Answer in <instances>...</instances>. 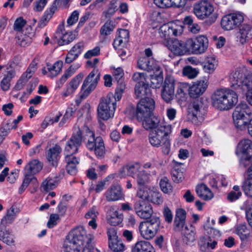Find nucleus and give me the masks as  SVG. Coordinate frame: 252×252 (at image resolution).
Returning a JSON list of instances; mask_svg holds the SVG:
<instances>
[{
  "mask_svg": "<svg viewBox=\"0 0 252 252\" xmlns=\"http://www.w3.org/2000/svg\"><path fill=\"white\" fill-rule=\"evenodd\" d=\"M82 134L87 148L90 151H94L97 158L103 157L105 149L102 138L95 137L94 133L86 126H82Z\"/></svg>",
  "mask_w": 252,
  "mask_h": 252,
  "instance_id": "obj_4",
  "label": "nucleus"
},
{
  "mask_svg": "<svg viewBox=\"0 0 252 252\" xmlns=\"http://www.w3.org/2000/svg\"><path fill=\"white\" fill-rule=\"evenodd\" d=\"M183 73L185 76L191 79L197 76L198 71L196 69L193 68L191 66H187L184 68Z\"/></svg>",
  "mask_w": 252,
  "mask_h": 252,
  "instance_id": "obj_59",
  "label": "nucleus"
},
{
  "mask_svg": "<svg viewBox=\"0 0 252 252\" xmlns=\"http://www.w3.org/2000/svg\"><path fill=\"white\" fill-rule=\"evenodd\" d=\"M195 191L198 197L206 201L210 200L214 197L212 192L204 184L198 185L196 187Z\"/></svg>",
  "mask_w": 252,
  "mask_h": 252,
  "instance_id": "obj_34",
  "label": "nucleus"
},
{
  "mask_svg": "<svg viewBox=\"0 0 252 252\" xmlns=\"http://www.w3.org/2000/svg\"><path fill=\"white\" fill-rule=\"evenodd\" d=\"M100 75L97 70L94 69L84 80L80 93V97L81 99L86 98L90 93L95 88Z\"/></svg>",
  "mask_w": 252,
  "mask_h": 252,
  "instance_id": "obj_13",
  "label": "nucleus"
},
{
  "mask_svg": "<svg viewBox=\"0 0 252 252\" xmlns=\"http://www.w3.org/2000/svg\"><path fill=\"white\" fill-rule=\"evenodd\" d=\"M201 110L202 107L195 102H194L192 105L189 108V115L192 117V121H196L203 117V114Z\"/></svg>",
  "mask_w": 252,
  "mask_h": 252,
  "instance_id": "obj_41",
  "label": "nucleus"
},
{
  "mask_svg": "<svg viewBox=\"0 0 252 252\" xmlns=\"http://www.w3.org/2000/svg\"><path fill=\"white\" fill-rule=\"evenodd\" d=\"M208 234L210 241L212 242L211 246L216 247L219 241L220 240L221 236L220 231L217 229L211 228L208 231Z\"/></svg>",
  "mask_w": 252,
  "mask_h": 252,
  "instance_id": "obj_43",
  "label": "nucleus"
},
{
  "mask_svg": "<svg viewBox=\"0 0 252 252\" xmlns=\"http://www.w3.org/2000/svg\"><path fill=\"white\" fill-rule=\"evenodd\" d=\"M208 86V80L205 78L194 82L189 87V96L193 98L199 97L206 91Z\"/></svg>",
  "mask_w": 252,
  "mask_h": 252,
  "instance_id": "obj_19",
  "label": "nucleus"
},
{
  "mask_svg": "<svg viewBox=\"0 0 252 252\" xmlns=\"http://www.w3.org/2000/svg\"><path fill=\"white\" fill-rule=\"evenodd\" d=\"M153 214V210L150 204H148L137 215L141 218L143 219H148L151 217Z\"/></svg>",
  "mask_w": 252,
  "mask_h": 252,
  "instance_id": "obj_57",
  "label": "nucleus"
},
{
  "mask_svg": "<svg viewBox=\"0 0 252 252\" xmlns=\"http://www.w3.org/2000/svg\"><path fill=\"white\" fill-rule=\"evenodd\" d=\"M83 77V73H79L73 77L70 82L66 84L65 88L61 94L62 97L64 98L68 96H72L78 88Z\"/></svg>",
  "mask_w": 252,
  "mask_h": 252,
  "instance_id": "obj_21",
  "label": "nucleus"
},
{
  "mask_svg": "<svg viewBox=\"0 0 252 252\" xmlns=\"http://www.w3.org/2000/svg\"><path fill=\"white\" fill-rule=\"evenodd\" d=\"M171 176L175 183H178L182 182L184 179L183 172L178 167H174L171 170Z\"/></svg>",
  "mask_w": 252,
  "mask_h": 252,
  "instance_id": "obj_56",
  "label": "nucleus"
},
{
  "mask_svg": "<svg viewBox=\"0 0 252 252\" xmlns=\"http://www.w3.org/2000/svg\"><path fill=\"white\" fill-rule=\"evenodd\" d=\"M112 73L114 77V79L117 81V82H119L120 81H123V78L124 73L123 69L121 67H118L114 69Z\"/></svg>",
  "mask_w": 252,
  "mask_h": 252,
  "instance_id": "obj_64",
  "label": "nucleus"
},
{
  "mask_svg": "<svg viewBox=\"0 0 252 252\" xmlns=\"http://www.w3.org/2000/svg\"><path fill=\"white\" fill-rule=\"evenodd\" d=\"M182 239L184 243L189 246H192L196 241V230L194 226L189 224L186 225L185 228L181 230Z\"/></svg>",
  "mask_w": 252,
  "mask_h": 252,
  "instance_id": "obj_25",
  "label": "nucleus"
},
{
  "mask_svg": "<svg viewBox=\"0 0 252 252\" xmlns=\"http://www.w3.org/2000/svg\"><path fill=\"white\" fill-rule=\"evenodd\" d=\"M55 37L58 38V42L59 45L63 46L68 44L74 40L76 38V35L71 32H63L62 30L59 31V29H58L55 34Z\"/></svg>",
  "mask_w": 252,
  "mask_h": 252,
  "instance_id": "obj_27",
  "label": "nucleus"
},
{
  "mask_svg": "<svg viewBox=\"0 0 252 252\" xmlns=\"http://www.w3.org/2000/svg\"><path fill=\"white\" fill-rule=\"evenodd\" d=\"M235 154L238 156L242 155L240 159V164L244 167L250 165L252 162V142L248 139L240 141L237 147Z\"/></svg>",
  "mask_w": 252,
  "mask_h": 252,
  "instance_id": "obj_9",
  "label": "nucleus"
},
{
  "mask_svg": "<svg viewBox=\"0 0 252 252\" xmlns=\"http://www.w3.org/2000/svg\"><path fill=\"white\" fill-rule=\"evenodd\" d=\"M141 165L139 163L128 164L123 166L120 169L119 175L121 178L129 176L135 178L141 171Z\"/></svg>",
  "mask_w": 252,
  "mask_h": 252,
  "instance_id": "obj_26",
  "label": "nucleus"
},
{
  "mask_svg": "<svg viewBox=\"0 0 252 252\" xmlns=\"http://www.w3.org/2000/svg\"><path fill=\"white\" fill-rule=\"evenodd\" d=\"M65 161L67 162L66 168L68 173L71 175H75L77 172L78 160L74 156H67L65 157Z\"/></svg>",
  "mask_w": 252,
  "mask_h": 252,
  "instance_id": "obj_38",
  "label": "nucleus"
},
{
  "mask_svg": "<svg viewBox=\"0 0 252 252\" xmlns=\"http://www.w3.org/2000/svg\"><path fill=\"white\" fill-rule=\"evenodd\" d=\"M230 86L234 89H241L245 91L248 86L252 84V81H248L244 72V69L237 68L229 76Z\"/></svg>",
  "mask_w": 252,
  "mask_h": 252,
  "instance_id": "obj_11",
  "label": "nucleus"
},
{
  "mask_svg": "<svg viewBox=\"0 0 252 252\" xmlns=\"http://www.w3.org/2000/svg\"><path fill=\"white\" fill-rule=\"evenodd\" d=\"M123 214L120 213L119 209L116 206L110 207L107 211L106 220L107 222L111 225L117 226L123 220Z\"/></svg>",
  "mask_w": 252,
  "mask_h": 252,
  "instance_id": "obj_22",
  "label": "nucleus"
},
{
  "mask_svg": "<svg viewBox=\"0 0 252 252\" xmlns=\"http://www.w3.org/2000/svg\"><path fill=\"white\" fill-rule=\"evenodd\" d=\"M161 190L165 193H170L172 191L173 188L167 177L162 178L159 182Z\"/></svg>",
  "mask_w": 252,
  "mask_h": 252,
  "instance_id": "obj_54",
  "label": "nucleus"
},
{
  "mask_svg": "<svg viewBox=\"0 0 252 252\" xmlns=\"http://www.w3.org/2000/svg\"><path fill=\"white\" fill-rule=\"evenodd\" d=\"M137 183L139 186H144L150 181V174L145 170H141L136 177Z\"/></svg>",
  "mask_w": 252,
  "mask_h": 252,
  "instance_id": "obj_48",
  "label": "nucleus"
},
{
  "mask_svg": "<svg viewBox=\"0 0 252 252\" xmlns=\"http://www.w3.org/2000/svg\"><path fill=\"white\" fill-rule=\"evenodd\" d=\"M175 96V80L172 76H167L161 91V97L165 102L168 103Z\"/></svg>",
  "mask_w": 252,
  "mask_h": 252,
  "instance_id": "obj_17",
  "label": "nucleus"
},
{
  "mask_svg": "<svg viewBox=\"0 0 252 252\" xmlns=\"http://www.w3.org/2000/svg\"><path fill=\"white\" fill-rule=\"evenodd\" d=\"M252 26L250 24H244L242 25L239 29V31L237 33V41L241 44H244L252 36L251 31Z\"/></svg>",
  "mask_w": 252,
  "mask_h": 252,
  "instance_id": "obj_29",
  "label": "nucleus"
},
{
  "mask_svg": "<svg viewBox=\"0 0 252 252\" xmlns=\"http://www.w3.org/2000/svg\"><path fill=\"white\" fill-rule=\"evenodd\" d=\"M114 28L115 26L113 24V22L108 20L101 27L100 29V34L101 35L105 37L111 33Z\"/></svg>",
  "mask_w": 252,
  "mask_h": 252,
  "instance_id": "obj_50",
  "label": "nucleus"
},
{
  "mask_svg": "<svg viewBox=\"0 0 252 252\" xmlns=\"http://www.w3.org/2000/svg\"><path fill=\"white\" fill-rule=\"evenodd\" d=\"M61 152L62 148L57 144L47 151L46 154L47 159L48 161L52 162L53 166L57 165Z\"/></svg>",
  "mask_w": 252,
  "mask_h": 252,
  "instance_id": "obj_32",
  "label": "nucleus"
},
{
  "mask_svg": "<svg viewBox=\"0 0 252 252\" xmlns=\"http://www.w3.org/2000/svg\"><path fill=\"white\" fill-rule=\"evenodd\" d=\"M245 194L252 198V177H248L243 182L242 186Z\"/></svg>",
  "mask_w": 252,
  "mask_h": 252,
  "instance_id": "obj_49",
  "label": "nucleus"
},
{
  "mask_svg": "<svg viewBox=\"0 0 252 252\" xmlns=\"http://www.w3.org/2000/svg\"><path fill=\"white\" fill-rule=\"evenodd\" d=\"M160 225L158 217H152L150 220L141 222L138 230L141 236L145 240L153 239L157 233Z\"/></svg>",
  "mask_w": 252,
  "mask_h": 252,
  "instance_id": "obj_8",
  "label": "nucleus"
},
{
  "mask_svg": "<svg viewBox=\"0 0 252 252\" xmlns=\"http://www.w3.org/2000/svg\"><path fill=\"white\" fill-rule=\"evenodd\" d=\"M182 28L174 23H168L162 25L159 29L160 36L168 42L172 36H177L181 33Z\"/></svg>",
  "mask_w": 252,
  "mask_h": 252,
  "instance_id": "obj_15",
  "label": "nucleus"
},
{
  "mask_svg": "<svg viewBox=\"0 0 252 252\" xmlns=\"http://www.w3.org/2000/svg\"><path fill=\"white\" fill-rule=\"evenodd\" d=\"M15 76V71L13 70H10L7 71L4 77L0 82L1 89L4 91H6L9 89L10 86V81Z\"/></svg>",
  "mask_w": 252,
  "mask_h": 252,
  "instance_id": "obj_47",
  "label": "nucleus"
},
{
  "mask_svg": "<svg viewBox=\"0 0 252 252\" xmlns=\"http://www.w3.org/2000/svg\"><path fill=\"white\" fill-rule=\"evenodd\" d=\"M117 0H112L108 6L107 10L103 12V14L105 18L111 17L118 10Z\"/></svg>",
  "mask_w": 252,
  "mask_h": 252,
  "instance_id": "obj_52",
  "label": "nucleus"
},
{
  "mask_svg": "<svg viewBox=\"0 0 252 252\" xmlns=\"http://www.w3.org/2000/svg\"><path fill=\"white\" fill-rule=\"evenodd\" d=\"M189 87L188 84L186 83H180L178 84L176 97L181 101H184L186 99V92L189 91Z\"/></svg>",
  "mask_w": 252,
  "mask_h": 252,
  "instance_id": "obj_45",
  "label": "nucleus"
},
{
  "mask_svg": "<svg viewBox=\"0 0 252 252\" xmlns=\"http://www.w3.org/2000/svg\"><path fill=\"white\" fill-rule=\"evenodd\" d=\"M116 108V103L114 94L109 93L100 100L97 107L98 118L106 121L113 117Z\"/></svg>",
  "mask_w": 252,
  "mask_h": 252,
  "instance_id": "obj_5",
  "label": "nucleus"
},
{
  "mask_svg": "<svg viewBox=\"0 0 252 252\" xmlns=\"http://www.w3.org/2000/svg\"><path fill=\"white\" fill-rule=\"evenodd\" d=\"M246 217L249 225L252 227V204L244 205Z\"/></svg>",
  "mask_w": 252,
  "mask_h": 252,
  "instance_id": "obj_61",
  "label": "nucleus"
},
{
  "mask_svg": "<svg viewBox=\"0 0 252 252\" xmlns=\"http://www.w3.org/2000/svg\"><path fill=\"white\" fill-rule=\"evenodd\" d=\"M80 67V65L79 63H74L71 65L59 80L58 88H60L66 80L75 73Z\"/></svg>",
  "mask_w": 252,
  "mask_h": 252,
  "instance_id": "obj_37",
  "label": "nucleus"
},
{
  "mask_svg": "<svg viewBox=\"0 0 252 252\" xmlns=\"http://www.w3.org/2000/svg\"><path fill=\"white\" fill-rule=\"evenodd\" d=\"M132 252H155V251L149 242L141 241L135 244Z\"/></svg>",
  "mask_w": 252,
  "mask_h": 252,
  "instance_id": "obj_39",
  "label": "nucleus"
},
{
  "mask_svg": "<svg viewBox=\"0 0 252 252\" xmlns=\"http://www.w3.org/2000/svg\"><path fill=\"white\" fill-rule=\"evenodd\" d=\"M117 83L118 86L115 90V95H114L116 102L121 99L126 88V85L123 81H120V82Z\"/></svg>",
  "mask_w": 252,
  "mask_h": 252,
  "instance_id": "obj_58",
  "label": "nucleus"
},
{
  "mask_svg": "<svg viewBox=\"0 0 252 252\" xmlns=\"http://www.w3.org/2000/svg\"><path fill=\"white\" fill-rule=\"evenodd\" d=\"M218 65V61L214 55H210L206 57L203 65L205 72L211 74L214 72Z\"/></svg>",
  "mask_w": 252,
  "mask_h": 252,
  "instance_id": "obj_33",
  "label": "nucleus"
},
{
  "mask_svg": "<svg viewBox=\"0 0 252 252\" xmlns=\"http://www.w3.org/2000/svg\"><path fill=\"white\" fill-rule=\"evenodd\" d=\"M243 16L239 13H232L224 16L221 21L222 28L225 30H231L239 26L243 21Z\"/></svg>",
  "mask_w": 252,
  "mask_h": 252,
  "instance_id": "obj_16",
  "label": "nucleus"
},
{
  "mask_svg": "<svg viewBox=\"0 0 252 252\" xmlns=\"http://www.w3.org/2000/svg\"><path fill=\"white\" fill-rule=\"evenodd\" d=\"M43 167L42 163L38 159H33L25 167L24 174L26 176H32L38 173Z\"/></svg>",
  "mask_w": 252,
  "mask_h": 252,
  "instance_id": "obj_30",
  "label": "nucleus"
},
{
  "mask_svg": "<svg viewBox=\"0 0 252 252\" xmlns=\"http://www.w3.org/2000/svg\"><path fill=\"white\" fill-rule=\"evenodd\" d=\"M212 242L210 241L208 237L206 238L205 237H201L198 241L200 250L203 252H209L210 248L214 249L216 247H212Z\"/></svg>",
  "mask_w": 252,
  "mask_h": 252,
  "instance_id": "obj_51",
  "label": "nucleus"
},
{
  "mask_svg": "<svg viewBox=\"0 0 252 252\" xmlns=\"http://www.w3.org/2000/svg\"><path fill=\"white\" fill-rule=\"evenodd\" d=\"M193 13L199 20L209 18L211 23H214L218 18V14L214 12L212 3L207 0H201L194 3L193 7Z\"/></svg>",
  "mask_w": 252,
  "mask_h": 252,
  "instance_id": "obj_6",
  "label": "nucleus"
},
{
  "mask_svg": "<svg viewBox=\"0 0 252 252\" xmlns=\"http://www.w3.org/2000/svg\"><path fill=\"white\" fill-rule=\"evenodd\" d=\"M109 247L114 252H123L125 250L124 244L118 240L109 242Z\"/></svg>",
  "mask_w": 252,
  "mask_h": 252,
  "instance_id": "obj_55",
  "label": "nucleus"
},
{
  "mask_svg": "<svg viewBox=\"0 0 252 252\" xmlns=\"http://www.w3.org/2000/svg\"><path fill=\"white\" fill-rule=\"evenodd\" d=\"M173 127L171 125L161 126L158 129L152 130L148 135L150 144L154 147H161L162 153L168 155L170 152V135Z\"/></svg>",
  "mask_w": 252,
  "mask_h": 252,
  "instance_id": "obj_1",
  "label": "nucleus"
},
{
  "mask_svg": "<svg viewBox=\"0 0 252 252\" xmlns=\"http://www.w3.org/2000/svg\"><path fill=\"white\" fill-rule=\"evenodd\" d=\"M139 121H142L143 127L147 130H155L160 127L161 126H165L168 124L165 122L160 118L155 116L145 117L142 120H139Z\"/></svg>",
  "mask_w": 252,
  "mask_h": 252,
  "instance_id": "obj_18",
  "label": "nucleus"
},
{
  "mask_svg": "<svg viewBox=\"0 0 252 252\" xmlns=\"http://www.w3.org/2000/svg\"><path fill=\"white\" fill-rule=\"evenodd\" d=\"M106 199L108 202H114L122 199L124 194L121 187L119 185H111L104 194Z\"/></svg>",
  "mask_w": 252,
  "mask_h": 252,
  "instance_id": "obj_23",
  "label": "nucleus"
},
{
  "mask_svg": "<svg viewBox=\"0 0 252 252\" xmlns=\"http://www.w3.org/2000/svg\"><path fill=\"white\" fill-rule=\"evenodd\" d=\"M186 212L182 208L176 209L174 221V227L176 231H180L186 225Z\"/></svg>",
  "mask_w": 252,
  "mask_h": 252,
  "instance_id": "obj_28",
  "label": "nucleus"
},
{
  "mask_svg": "<svg viewBox=\"0 0 252 252\" xmlns=\"http://www.w3.org/2000/svg\"><path fill=\"white\" fill-rule=\"evenodd\" d=\"M235 233L242 241L248 239L250 236V231L245 224L239 225L235 230Z\"/></svg>",
  "mask_w": 252,
  "mask_h": 252,
  "instance_id": "obj_46",
  "label": "nucleus"
},
{
  "mask_svg": "<svg viewBox=\"0 0 252 252\" xmlns=\"http://www.w3.org/2000/svg\"><path fill=\"white\" fill-rule=\"evenodd\" d=\"M151 193V196H149L148 200L157 204H160L162 202V199L159 192L153 191Z\"/></svg>",
  "mask_w": 252,
  "mask_h": 252,
  "instance_id": "obj_63",
  "label": "nucleus"
},
{
  "mask_svg": "<svg viewBox=\"0 0 252 252\" xmlns=\"http://www.w3.org/2000/svg\"><path fill=\"white\" fill-rule=\"evenodd\" d=\"M60 179L58 177L46 178L42 182L40 186V190L43 192H47L50 190L54 189L57 186Z\"/></svg>",
  "mask_w": 252,
  "mask_h": 252,
  "instance_id": "obj_35",
  "label": "nucleus"
},
{
  "mask_svg": "<svg viewBox=\"0 0 252 252\" xmlns=\"http://www.w3.org/2000/svg\"><path fill=\"white\" fill-rule=\"evenodd\" d=\"M213 106L220 110H228L238 102V95L234 91L226 89H219L212 95Z\"/></svg>",
  "mask_w": 252,
  "mask_h": 252,
  "instance_id": "obj_2",
  "label": "nucleus"
},
{
  "mask_svg": "<svg viewBox=\"0 0 252 252\" xmlns=\"http://www.w3.org/2000/svg\"><path fill=\"white\" fill-rule=\"evenodd\" d=\"M0 240L9 246L15 244V237L12 230L5 225H0Z\"/></svg>",
  "mask_w": 252,
  "mask_h": 252,
  "instance_id": "obj_31",
  "label": "nucleus"
},
{
  "mask_svg": "<svg viewBox=\"0 0 252 252\" xmlns=\"http://www.w3.org/2000/svg\"><path fill=\"white\" fill-rule=\"evenodd\" d=\"M134 91L135 96L137 98L144 96L150 97L151 94V88L146 83L136 84Z\"/></svg>",
  "mask_w": 252,
  "mask_h": 252,
  "instance_id": "obj_36",
  "label": "nucleus"
},
{
  "mask_svg": "<svg viewBox=\"0 0 252 252\" xmlns=\"http://www.w3.org/2000/svg\"><path fill=\"white\" fill-rule=\"evenodd\" d=\"M137 66L139 69L147 71L157 72L160 70L159 63L154 58H139L137 61Z\"/></svg>",
  "mask_w": 252,
  "mask_h": 252,
  "instance_id": "obj_20",
  "label": "nucleus"
},
{
  "mask_svg": "<svg viewBox=\"0 0 252 252\" xmlns=\"http://www.w3.org/2000/svg\"><path fill=\"white\" fill-rule=\"evenodd\" d=\"M63 63L62 61H58L55 62L53 65L48 66L47 70H48V77L51 78L56 77L61 72L63 67Z\"/></svg>",
  "mask_w": 252,
  "mask_h": 252,
  "instance_id": "obj_42",
  "label": "nucleus"
},
{
  "mask_svg": "<svg viewBox=\"0 0 252 252\" xmlns=\"http://www.w3.org/2000/svg\"><path fill=\"white\" fill-rule=\"evenodd\" d=\"M155 107V101L150 97L142 98L137 103L136 115L138 120L151 115Z\"/></svg>",
  "mask_w": 252,
  "mask_h": 252,
  "instance_id": "obj_14",
  "label": "nucleus"
},
{
  "mask_svg": "<svg viewBox=\"0 0 252 252\" xmlns=\"http://www.w3.org/2000/svg\"><path fill=\"white\" fill-rule=\"evenodd\" d=\"M82 249L75 245L71 240L66 239L64 242L63 251V252H79Z\"/></svg>",
  "mask_w": 252,
  "mask_h": 252,
  "instance_id": "obj_53",
  "label": "nucleus"
},
{
  "mask_svg": "<svg viewBox=\"0 0 252 252\" xmlns=\"http://www.w3.org/2000/svg\"><path fill=\"white\" fill-rule=\"evenodd\" d=\"M187 46L189 47V53L200 55L204 53L208 47V39L203 35H199L193 38L187 40Z\"/></svg>",
  "mask_w": 252,
  "mask_h": 252,
  "instance_id": "obj_12",
  "label": "nucleus"
},
{
  "mask_svg": "<svg viewBox=\"0 0 252 252\" xmlns=\"http://www.w3.org/2000/svg\"><path fill=\"white\" fill-rule=\"evenodd\" d=\"M66 239L81 249L82 252H91L93 250L92 241L94 236L91 234H87L83 226H79L71 230Z\"/></svg>",
  "mask_w": 252,
  "mask_h": 252,
  "instance_id": "obj_3",
  "label": "nucleus"
},
{
  "mask_svg": "<svg viewBox=\"0 0 252 252\" xmlns=\"http://www.w3.org/2000/svg\"><path fill=\"white\" fill-rule=\"evenodd\" d=\"M252 115L250 108L246 103H240L235 108L233 113V119L235 125L243 129L245 128Z\"/></svg>",
  "mask_w": 252,
  "mask_h": 252,
  "instance_id": "obj_7",
  "label": "nucleus"
},
{
  "mask_svg": "<svg viewBox=\"0 0 252 252\" xmlns=\"http://www.w3.org/2000/svg\"><path fill=\"white\" fill-rule=\"evenodd\" d=\"M154 3L161 8H168L173 5L172 0H154Z\"/></svg>",
  "mask_w": 252,
  "mask_h": 252,
  "instance_id": "obj_62",
  "label": "nucleus"
},
{
  "mask_svg": "<svg viewBox=\"0 0 252 252\" xmlns=\"http://www.w3.org/2000/svg\"><path fill=\"white\" fill-rule=\"evenodd\" d=\"M83 140L82 126H75L71 138L67 141L64 148L65 157L73 156L76 153Z\"/></svg>",
  "mask_w": 252,
  "mask_h": 252,
  "instance_id": "obj_10",
  "label": "nucleus"
},
{
  "mask_svg": "<svg viewBox=\"0 0 252 252\" xmlns=\"http://www.w3.org/2000/svg\"><path fill=\"white\" fill-rule=\"evenodd\" d=\"M56 9V7L53 6L45 11L42 18L38 23L39 28H42L46 25L55 13Z\"/></svg>",
  "mask_w": 252,
  "mask_h": 252,
  "instance_id": "obj_44",
  "label": "nucleus"
},
{
  "mask_svg": "<svg viewBox=\"0 0 252 252\" xmlns=\"http://www.w3.org/2000/svg\"><path fill=\"white\" fill-rule=\"evenodd\" d=\"M151 191L145 187L140 188L137 192V196L139 198L145 200L149 199Z\"/></svg>",
  "mask_w": 252,
  "mask_h": 252,
  "instance_id": "obj_60",
  "label": "nucleus"
},
{
  "mask_svg": "<svg viewBox=\"0 0 252 252\" xmlns=\"http://www.w3.org/2000/svg\"><path fill=\"white\" fill-rule=\"evenodd\" d=\"M18 212L13 207H10L7 210L6 215L1 220L0 225L6 226L8 224L12 223L17 216Z\"/></svg>",
  "mask_w": 252,
  "mask_h": 252,
  "instance_id": "obj_40",
  "label": "nucleus"
},
{
  "mask_svg": "<svg viewBox=\"0 0 252 252\" xmlns=\"http://www.w3.org/2000/svg\"><path fill=\"white\" fill-rule=\"evenodd\" d=\"M168 48L174 54L183 55L189 53L187 40L184 42L178 39L172 40L168 42Z\"/></svg>",
  "mask_w": 252,
  "mask_h": 252,
  "instance_id": "obj_24",
  "label": "nucleus"
}]
</instances>
